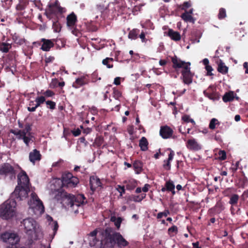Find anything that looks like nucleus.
<instances>
[{
    "label": "nucleus",
    "instance_id": "nucleus-1",
    "mask_svg": "<svg viewBox=\"0 0 248 248\" xmlns=\"http://www.w3.org/2000/svg\"><path fill=\"white\" fill-rule=\"evenodd\" d=\"M48 7V8L46 12V15L47 18L52 20L53 31L55 32H59L62 28L59 20L64 17L63 13L65 12V9L60 5L58 0H56L54 3H49Z\"/></svg>",
    "mask_w": 248,
    "mask_h": 248
},
{
    "label": "nucleus",
    "instance_id": "nucleus-2",
    "mask_svg": "<svg viewBox=\"0 0 248 248\" xmlns=\"http://www.w3.org/2000/svg\"><path fill=\"white\" fill-rule=\"evenodd\" d=\"M63 186L62 179L54 178L47 185L49 190L50 199L54 203H63V201L68 200L66 194L61 191V188Z\"/></svg>",
    "mask_w": 248,
    "mask_h": 248
},
{
    "label": "nucleus",
    "instance_id": "nucleus-3",
    "mask_svg": "<svg viewBox=\"0 0 248 248\" xmlns=\"http://www.w3.org/2000/svg\"><path fill=\"white\" fill-rule=\"evenodd\" d=\"M25 233L32 240H37L43 237L44 233L42 228L33 218H26L21 222Z\"/></svg>",
    "mask_w": 248,
    "mask_h": 248
},
{
    "label": "nucleus",
    "instance_id": "nucleus-4",
    "mask_svg": "<svg viewBox=\"0 0 248 248\" xmlns=\"http://www.w3.org/2000/svg\"><path fill=\"white\" fill-rule=\"evenodd\" d=\"M105 232L106 239L105 247L107 248H114L116 245L120 248L128 245V242L119 232L114 231L112 228H107Z\"/></svg>",
    "mask_w": 248,
    "mask_h": 248
},
{
    "label": "nucleus",
    "instance_id": "nucleus-5",
    "mask_svg": "<svg viewBox=\"0 0 248 248\" xmlns=\"http://www.w3.org/2000/svg\"><path fill=\"white\" fill-rule=\"evenodd\" d=\"M28 212L31 216L37 217L41 215L44 212V206L37 194L33 191L30 193L28 201Z\"/></svg>",
    "mask_w": 248,
    "mask_h": 248
},
{
    "label": "nucleus",
    "instance_id": "nucleus-6",
    "mask_svg": "<svg viewBox=\"0 0 248 248\" xmlns=\"http://www.w3.org/2000/svg\"><path fill=\"white\" fill-rule=\"evenodd\" d=\"M16 202L9 199L0 205V217L4 220L10 219L16 216Z\"/></svg>",
    "mask_w": 248,
    "mask_h": 248
},
{
    "label": "nucleus",
    "instance_id": "nucleus-7",
    "mask_svg": "<svg viewBox=\"0 0 248 248\" xmlns=\"http://www.w3.org/2000/svg\"><path fill=\"white\" fill-rule=\"evenodd\" d=\"M31 125L27 124L24 128L21 130L12 129L10 132L14 134L17 140H22L26 146H29L30 143L34 141V138L31 132Z\"/></svg>",
    "mask_w": 248,
    "mask_h": 248
},
{
    "label": "nucleus",
    "instance_id": "nucleus-8",
    "mask_svg": "<svg viewBox=\"0 0 248 248\" xmlns=\"http://www.w3.org/2000/svg\"><path fill=\"white\" fill-rule=\"evenodd\" d=\"M66 196L68 197L69 200L63 201V203L61 204L64 205L65 203H67V206H69L68 207L69 210L74 212L75 213H78V210H75V207H80L81 205L86 202L85 198L83 194H78L76 196L66 195Z\"/></svg>",
    "mask_w": 248,
    "mask_h": 248
},
{
    "label": "nucleus",
    "instance_id": "nucleus-9",
    "mask_svg": "<svg viewBox=\"0 0 248 248\" xmlns=\"http://www.w3.org/2000/svg\"><path fill=\"white\" fill-rule=\"evenodd\" d=\"M20 240L19 234L15 231L9 230L0 233V241L10 246L18 244Z\"/></svg>",
    "mask_w": 248,
    "mask_h": 248
},
{
    "label": "nucleus",
    "instance_id": "nucleus-10",
    "mask_svg": "<svg viewBox=\"0 0 248 248\" xmlns=\"http://www.w3.org/2000/svg\"><path fill=\"white\" fill-rule=\"evenodd\" d=\"M190 63H173V67L178 72H181L184 82L187 84L192 82V75L190 71Z\"/></svg>",
    "mask_w": 248,
    "mask_h": 248
},
{
    "label": "nucleus",
    "instance_id": "nucleus-11",
    "mask_svg": "<svg viewBox=\"0 0 248 248\" xmlns=\"http://www.w3.org/2000/svg\"><path fill=\"white\" fill-rule=\"evenodd\" d=\"M62 181L63 186L67 187H75L79 183L78 179L76 177L73 176L72 174L70 172L63 174Z\"/></svg>",
    "mask_w": 248,
    "mask_h": 248
},
{
    "label": "nucleus",
    "instance_id": "nucleus-12",
    "mask_svg": "<svg viewBox=\"0 0 248 248\" xmlns=\"http://www.w3.org/2000/svg\"><path fill=\"white\" fill-rule=\"evenodd\" d=\"M31 191L30 190V186H17L13 194L19 200L23 201L29 196V193H31Z\"/></svg>",
    "mask_w": 248,
    "mask_h": 248
},
{
    "label": "nucleus",
    "instance_id": "nucleus-13",
    "mask_svg": "<svg viewBox=\"0 0 248 248\" xmlns=\"http://www.w3.org/2000/svg\"><path fill=\"white\" fill-rule=\"evenodd\" d=\"M0 175L8 177L10 179L16 178V172L13 167L8 163H5L0 166Z\"/></svg>",
    "mask_w": 248,
    "mask_h": 248
},
{
    "label": "nucleus",
    "instance_id": "nucleus-14",
    "mask_svg": "<svg viewBox=\"0 0 248 248\" xmlns=\"http://www.w3.org/2000/svg\"><path fill=\"white\" fill-rule=\"evenodd\" d=\"M18 186H30L28 176L25 171L21 170L17 175Z\"/></svg>",
    "mask_w": 248,
    "mask_h": 248
},
{
    "label": "nucleus",
    "instance_id": "nucleus-15",
    "mask_svg": "<svg viewBox=\"0 0 248 248\" xmlns=\"http://www.w3.org/2000/svg\"><path fill=\"white\" fill-rule=\"evenodd\" d=\"M56 39L41 38L42 45L40 49L44 51H49L52 47H54V43H56Z\"/></svg>",
    "mask_w": 248,
    "mask_h": 248
},
{
    "label": "nucleus",
    "instance_id": "nucleus-16",
    "mask_svg": "<svg viewBox=\"0 0 248 248\" xmlns=\"http://www.w3.org/2000/svg\"><path fill=\"white\" fill-rule=\"evenodd\" d=\"M186 146L188 149L193 151H198L202 149V145L194 138L188 140Z\"/></svg>",
    "mask_w": 248,
    "mask_h": 248
},
{
    "label": "nucleus",
    "instance_id": "nucleus-17",
    "mask_svg": "<svg viewBox=\"0 0 248 248\" xmlns=\"http://www.w3.org/2000/svg\"><path fill=\"white\" fill-rule=\"evenodd\" d=\"M88 83V80L86 76H81L77 78L72 84V87L78 89Z\"/></svg>",
    "mask_w": 248,
    "mask_h": 248
},
{
    "label": "nucleus",
    "instance_id": "nucleus-18",
    "mask_svg": "<svg viewBox=\"0 0 248 248\" xmlns=\"http://www.w3.org/2000/svg\"><path fill=\"white\" fill-rule=\"evenodd\" d=\"M172 130L167 125L162 126L160 128V135L163 139L170 138L172 136Z\"/></svg>",
    "mask_w": 248,
    "mask_h": 248
},
{
    "label": "nucleus",
    "instance_id": "nucleus-19",
    "mask_svg": "<svg viewBox=\"0 0 248 248\" xmlns=\"http://www.w3.org/2000/svg\"><path fill=\"white\" fill-rule=\"evenodd\" d=\"M77 21V16L74 12L68 15L66 17V24L69 27L74 28Z\"/></svg>",
    "mask_w": 248,
    "mask_h": 248
},
{
    "label": "nucleus",
    "instance_id": "nucleus-20",
    "mask_svg": "<svg viewBox=\"0 0 248 248\" xmlns=\"http://www.w3.org/2000/svg\"><path fill=\"white\" fill-rule=\"evenodd\" d=\"M116 7H114V5L113 3H109L108 5V9L106 11V14L108 15V16L107 17H102L104 19H113L115 16V13L116 10L115 8Z\"/></svg>",
    "mask_w": 248,
    "mask_h": 248
},
{
    "label": "nucleus",
    "instance_id": "nucleus-21",
    "mask_svg": "<svg viewBox=\"0 0 248 248\" xmlns=\"http://www.w3.org/2000/svg\"><path fill=\"white\" fill-rule=\"evenodd\" d=\"M90 186L91 188L94 191L96 188L100 187L101 183L100 179L96 176H92L90 177Z\"/></svg>",
    "mask_w": 248,
    "mask_h": 248
},
{
    "label": "nucleus",
    "instance_id": "nucleus-22",
    "mask_svg": "<svg viewBox=\"0 0 248 248\" xmlns=\"http://www.w3.org/2000/svg\"><path fill=\"white\" fill-rule=\"evenodd\" d=\"M167 35L172 40L178 41L181 40V36L179 32L174 31L171 29H169L168 31Z\"/></svg>",
    "mask_w": 248,
    "mask_h": 248
},
{
    "label": "nucleus",
    "instance_id": "nucleus-23",
    "mask_svg": "<svg viewBox=\"0 0 248 248\" xmlns=\"http://www.w3.org/2000/svg\"><path fill=\"white\" fill-rule=\"evenodd\" d=\"M29 159L33 164H34L36 161H39L41 159L40 152L36 149L33 150L30 153Z\"/></svg>",
    "mask_w": 248,
    "mask_h": 248
},
{
    "label": "nucleus",
    "instance_id": "nucleus-24",
    "mask_svg": "<svg viewBox=\"0 0 248 248\" xmlns=\"http://www.w3.org/2000/svg\"><path fill=\"white\" fill-rule=\"evenodd\" d=\"M168 150L170 151V153L169 155V157L167 160H164V164L163 167L166 170H170V161L173 159L174 155V152L170 148H168Z\"/></svg>",
    "mask_w": 248,
    "mask_h": 248
},
{
    "label": "nucleus",
    "instance_id": "nucleus-25",
    "mask_svg": "<svg viewBox=\"0 0 248 248\" xmlns=\"http://www.w3.org/2000/svg\"><path fill=\"white\" fill-rule=\"evenodd\" d=\"M202 33L199 30L193 31L191 33L190 40L192 43H199Z\"/></svg>",
    "mask_w": 248,
    "mask_h": 248
},
{
    "label": "nucleus",
    "instance_id": "nucleus-26",
    "mask_svg": "<svg viewBox=\"0 0 248 248\" xmlns=\"http://www.w3.org/2000/svg\"><path fill=\"white\" fill-rule=\"evenodd\" d=\"M108 6H106L104 5L99 4L97 5L96 9V13H100V16L102 17H107L108 15L106 14L107 11Z\"/></svg>",
    "mask_w": 248,
    "mask_h": 248
},
{
    "label": "nucleus",
    "instance_id": "nucleus-27",
    "mask_svg": "<svg viewBox=\"0 0 248 248\" xmlns=\"http://www.w3.org/2000/svg\"><path fill=\"white\" fill-rule=\"evenodd\" d=\"M46 219L47 221L49 222V225L51 227L53 231V236L56 233V232L58 228V225L56 221H54L51 217L49 216H46Z\"/></svg>",
    "mask_w": 248,
    "mask_h": 248
},
{
    "label": "nucleus",
    "instance_id": "nucleus-28",
    "mask_svg": "<svg viewBox=\"0 0 248 248\" xmlns=\"http://www.w3.org/2000/svg\"><path fill=\"white\" fill-rule=\"evenodd\" d=\"M11 35L14 43L17 45H22L25 42V39L16 33L12 34Z\"/></svg>",
    "mask_w": 248,
    "mask_h": 248
},
{
    "label": "nucleus",
    "instance_id": "nucleus-29",
    "mask_svg": "<svg viewBox=\"0 0 248 248\" xmlns=\"http://www.w3.org/2000/svg\"><path fill=\"white\" fill-rule=\"evenodd\" d=\"M181 17L186 22L194 23L195 22V19L193 17L190 15L187 11H185V12L181 15Z\"/></svg>",
    "mask_w": 248,
    "mask_h": 248
},
{
    "label": "nucleus",
    "instance_id": "nucleus-30",
    "mask_svg": "<svg viewBox=\"0 0 248 248\" xmlns=\"http://www.w3.org/2000/svg\"><path fill=\"white\" fill-rule=\"evenodd\" d=\"M148 142L146 138L143 137L140 140L139 146L141 150L145 151L148 149Z\"/></svg>",
    "mask_w": 248,
    "mask_h": 248
},
{
    "label": "nucleus",
    "instance_id": "nucleus-31",
    "mask_svg": "<svg viewBox=\"0 0 248 248\" xmlns=\"http://www.w3.org/2000/svg\"><path fill=\"white\" fill-rule=\"evenodd\" d=\"M12 48V44L8 43L0 42V51L3 53H7Z\"/></svg>",
    "mask_w": 248,
    "mask_h": 248
},
{
    "label": "nucleus",
    "instance_id": "nucleus-32",
    "mask_svg": "<svg viewBox=\"0 0 248 248\" xmlns=\"http://www.w3.org/2000/svg\"><path fill=\"white\" fill-rule=\"evenodd\" d=\"M234 98V93L233 92L226 93L223 96V100L224 102L232 101Z\"/></svg>",
    "mask_w": 248,
    "mask_h": 248
},
{
    "label": "nucleus",
    "instance_id": "nucleus-33",
    "mask_svg": "<svg viewBox=\"0 0 248 248\" xmlns=\"http://www.w3.org/2000/svg\"><path fill=\"white\" fill-rule=\"evenodd\" d=\"M140 32V30L137 29H134L130 31L128 33V38L135 40L138 38V35Z\"/></svg>",
    "mask_w": 248,
    "mask_h": 248
},
{
    "label": "nucleus",
    "instance_id": "nucleus-34",
    "mask_svg": "<svg viewBox=\"0 0 248 248\" xmlns=\"http://www.w3.org/2000/svg\"><path fill=\"white\" fill-rule=\"evenodd\" d=\"M133 167L136 173L139 174L142 170V165L140 161H136L133 163Z\"/></svg>",
    "mask_w": 248,
    "mask_h": 248
},
{
    "label": "nucleus",
    "instance_id": "nucleus-35",
    "mask_svg": "<svg viewBox=\"0 0 248 248\" xmlns=\"http://www.w3.org/2000/svg\"><path fill=\"white\" fill-rule=\"evenodd\" d=\"M224 64L225 63H219L217 67L218 71L223 74H226L228 71V67Z\"/></svg>",
    "mask_w": 248,
    "mask_h": 248
},
{
    "label": "nucleus",
    "instance_id": "nucleus-36",
    "mask_svg": "<svg viewBox=\"0 0 248 248\" xmlns=\"http://www.w3.org/2000/svg\"><path fill=\"white\" fill-rule=\"evenodd\" d=\"M110 220L111 221L113 222L114 223L115 226L117 228V229H119L122 221V219L121 217H117L114 216H111L110 218Z\"/></svg>",
    "mask_w": 248,
    "mask_h": 248
},
{
    "label": "nucleus",
    "instance_id": "nucleus-37",
    "mask_svg": "<svg viewBox=\"0 0 248 248\" xmlns=\"http://www.w3.org/2000/svg\"><path fill=\"white\" fill-rule=\"evenodd\" d=\"M167 190L171 191L173 195L175 194V192L174 191L175 186L172 181H169L166 183Z\"/></svg>",
    "mask_w": 248,
    "mask_h": 248
},
{
    "label": "nucleus",
    "instance_id": "nucleus-38",
    "mask_svg": "<svg viewBox=\"0 0 248 248\" xmlns=\"http://www.w3.org/2000/svg\"><path fill=\"white\" fill-rule=\"evenodd\" d=\"M227 16L226 9L224 8H220L219 9V12L217 15V17L219 20L224 19Z\"/></svg>",
    "mask_w": 248,
    "mask_h": 248
},
{
    "label": "nucleus",
    "instance_id": "nucleus-39",
    "mask_svg": "<svg viewBox=\"0 0 248 248\" xmlns=\"http://www.w3.org/2000/svg\"><path fill=\"white\" fill-rule=\"evenodd\" d=\"M218 124V120L216 118H213L210 121L209 127L211 129H214L216 128V125Z\"/></svg>",
    "mask_w": 248,
    "mask_h": 248
},
{
    "label": "nucleus",
    "instance_id": "nucleus-40",
    "mask_svg": "<svg viewBox=\"0 0 248 248\" xmlns=\"http://www.w3.org/2000/svg\"><path fill=\"white\" fill-rule=\"evenodd\" d=\"M239 197L236 194H233L232 195L230 201L229 202V203L231 204H235L237 203Z\"/></svg>",
    "mask_w": 248,
    "mask_h": 248
},
{
    "label": "nucleus",
    "instance_id": "nucleus-41",
    "mask_svg": "<svg viewBox=\"0 0 248 248\" xmlns=\"http://www.w3.org/2000/svg\"><path fill=\"white\" fill-rule=\"evenodd\" d=\"M117 7L120 8L119 12L121 14L125 12V10L126 8L125 2H122L121 4L118 3L117 5Z\"/></svg>",
    "mask_w": 248,
    "mask_h": 248
},
{
    "label": "nucleus",
    "instance_id": "nucleus-42",
    "mask_svg": "<svg viewBox=\"0 0 248 248\" xmlns=\"http://www.w3.org/2000/svg\"><path fill=\"white\" fill-rule=\"evenodd\" d=\"M45 101V98L44 96H40L37 97L35 99L36 102V107H38L41 104H43Z\"/></svg>",
    "mask_w": 248,
    "mask_h": 248
},
{
    "label": "nucleus",
    "instance_id": "nucleus-43",
    "mask_svg": "<svg viewBox=\"0 0 248 248\" xmlns=\"http://www.w3.org/2000/svg\"><path fill=\"white\" fill-rule=\"evenodd\" d=\"M182 120L183 121H184L185 122H186V123L190 122V123H192L193 124H195V121L192 119H191L188 115H184L182 117Z\"/></svg>",
    "mask_w": 248,
    "mask_h": 248
},
{
    "label": "nucleus",
    "instance_id": "nucleus-44",
    "mask_svg": "<svg viewBox=\"0 0 248 248\" xmlns=\"http://www.w3.org/2000/svg\"><path fill=\"white\" fill-rule=\"evenodd\" d=\"M143 6V4L136 5L132 9V12L134 15H137L138 12L141 11V8Z\"/></svg>",
    "mask_w": 248,
    "mask_h": 248
},
{
    "label": "nucleus",
    "instance_id": "nucleus-45",
    "mask_svg": "<svg viewBox=\"0 0 248 248\" xmlns=\"http://www.w3.org/2000/svg\"><path fill=\"white\" fill-rule=\"evenodd\" d=\"M204 64L205 69L207 71V75L208 76L213 75L212 71H213V69L212 67L208 64V63H204Z\"/></svg>",
    "mask_w": 248,
    "mask_h": 248
},
{
    "label": "nucleus",
    "instance_id": "nucleus-46",
    "mask_svg": "<svg viewBox=\"0 0 248 248\" xmlns=\"http://www.w3.org/2000/svg\"><path fill=\"white\" fill-rule=\"evenodd\" d=\"M191 6V3L189 1H185L183 3L182 5L179 6V8L183 10L186 11V9L190 7Z\"/></svg>",
    "mask_w": 248,
    "mask_h": 248
},
{
    "label": "nucleus",
    "instance_id": "nucleus-47",
    "mask_svg": "<svg viewBox=\"0 0 248 248\" xmlns=\"http://www.w3.org/2000/svg\"><path fill=\"white\" fill-rule=\"evenodd\" d=\"M218 158L220 160H224L226 158V152L224 151H220L218 153Z\"/></svg>",
    "mask_w": 248,
    "mask_h": 248
},
{
    "label": "nucleus",
    "instance_id": "nucleus-48",
    "mask_svg": "<svg viewBox=\"0 0 248 248\" xmlns=\"http://www.w3.org/2000/svg\"><path fill=\"white\" fill-rule=\"evenodd\" d=\"M170 214V212L169 211V210H165L164 212H160L157 215V218H162L163 217H167L169 214Z\"/></svg>",
    "mask_w": 248,
    "mask_h": 248
},
{
    "label": "nucleus",
    "instance_id": "nucleus-49",
    "mask_svg": "<svg viewBox=\"0 0 248 248\" xmlns=\"http://www.w3.org/2000/svg\"><path fill=\"white\" fill-rule=\"evenodd\" d=\"M26 5V2L23 3L20 1V3L17 5L16 8L17 10H23L25 9Z\"/></svg>",
    "mask_w": 248,
    "mask_h": 248
},
{
    "label": "nucleus",
    "instance_id": "nucleus-50",
    "mask_svg": "<svg viewBox=\"0 0 248 248\" xmlns=\"http://www.w3.org/2000/svg\"><path fill=\"white\" fill-rule=\"evenodd\" d=\"M116 189L120 193L121 196H122L125 192L124 187V186L118 185L116 186Z\"/></svg>",
    "mask_w": 248,
    "mask_h": 248
},
{
    "label": "nucleus",
    "instance_id": "nucleus-51",
    "mask_svg": "<svg viewBox=\"0 0 248 248\" xmlns=\"http://www.w3.org/2000/svg\"><path fill=\"white\" fill-rule=\"evenodd\" d=\"M204 94L208 97L209 99L213 100H216L217 99V97L213 96V95L212 94H210L207 92V91H204L203 92Z\"/></svg>",
    "mask_w": 248,
    "mask_h": 248
},
{
    "label": "nucleus",
    "instance_id": "nucleus-52",
    "mask_svg": "<svg viewBox=\"0 0 248 248\" xmlns=\"http://www.w3.org/2000/svg\"><path fill=\"white\" fill-rule=\"evenodd\" d=\"M46 104L47 105L48 108L51 109H53L55 108V103L54 102H52L51 101H47L46 102Z\"/></svg>",
    "mask_w": 248,
    "mask_h": 248
},
{
    "label": "nucleus",
    "instance_id": "nucleus-53",
    "mask_svg": "<svg viewBox=\"0 0 248 248\" xmlns=\"http://www.w3.org/2000/svg\"><path fill=\"white\" fill-rule=\"evenodd\" d=\"M122 94L120 91L115 90L113 92V97L115 99H119Z\"/></svg>",
    "mask_w": 248,
    "mask_h": 248
},
{
    "label": "nucleus",
    "instance_id": "nucleus-54",
    "mask_svg": "<svg viewBox=\"0 0 248 248\" xmlns=\"http://www.w3.org/2000/svg\"><path fill=\"white\" fill-rule=\"evenodd\" d=\"M58 80L57 79H53L50 83V86L51 88H55L58 86Z\"/></svg>",
    "mask_w": 248,
    "mask_h": 248
},
{
    "label": "nucleus",
    "instance_id": "nucleus-55",
    "mask_svg": "<svg viewBox=\"0 0 248 248\" xmlns=\"http://www.w3.org/2000/svg\"><path fill=\"white\" fill-rule=\"evenodd\" d=\"M55 60V57L51 55L45 56V62H52Z\"/></svg>",
    "mask_w": 248,
    "mask_h": 248
},
{
    "label": "nucleus",
    "instance_id": "nucleus-56",
    "mask_svg": "<svg viewBox=\"0 0 248 248\" xmlns=\"http://www.w3.org/2000/svg\"><path fill=\"white\" fill-rule=\"evenodd\" d=\"M140 38L141 39L142 42L146 43L147 41V39L145 38V34L144 31H142L140 35H139Z\"/></svg>",
    "mask_w": 248,
    "mask_h": 248
},
{
    "label": "nucleus",
    "instance_id": "nucleus-57",
    "mask_svg": "<svg viewBox=\"0 0 248 248\" xmlns=\"http://www.w3.org/2000/svg\"><path fill=\"white\" fill-rule=\"evenodd\" d=\"M32 45L34 47H39L40 46H41V47L42 45V42H41V39L40 40H39V41L33 42L32 43Z\"/></svg>",
    "mask_w": 248,
    "mask_h": 248
},
{
    "label": "nucleus",
    "instance_id": "nucleus-58",
    "mask_svg": "<svg viewBox=\"0 0 248 248\" xmlns=\"http://www.w3.org/2000/svg\"><path fill=\"white\" fill-rule=\"evenodd\" d=\"M44 94L47 97H51L52 96H53L54 93L50 91V90H47L44 93Z\"/></svg>",
    "mask_w": 248,
    "mask_h": 248
},
{
    "label": "nucleus",
    "instance_id": "nucleus-59",
    "mask_svg": "<svg viewBox=\"0 0 248 248\" xmlns=\"http://www.w3.org/2000/svg\"><path fill=\"white\" fill-rule=\"evenodd\" d=\"M72 133L74 136L77 137L80 134L81 131L79 129H77L73 130Z\"/></svg>",
    "mask_w": 248,
    "mask_h": 248
},
{
    "label": "nucleus",
    "instance_id": "nucleus-60",
    "mask_svg": "<svg viewBox=\"0 0 248 248\" xmlns=\"http://www.w3.org/2000/svg\"><path fill=\"white\" fill-rule=\"evenodd\" d=\"M132 58L133 61H139L140 57L139 54H134V55L132 56Z\"/></svg>",
    "mask_w": 248,
    "mask_h": 248
},
{
    "label": "nucleus",
    "instance_id": "nucleus-61",
    "mask_svg": "<svg viewBox=\"0 0 248 248\" xmlns=\"http://www.w3.org/2000/svg\"><path fill=\"white\" fill-rule=\"evenodd\" d=\"M168 231L170 232H176L177 231V228L176 226H173L170 227V228H169Z\"/></svg>",
    "mask_w": 248,
    "mask_h": 248
},
{
    "label": "nucleus",
    "instance_id": "nucleus-62",
    "mask_svg": "<svg viewBox=\"0 0 248 248\" xmlns=\"http://www.w3.org/2000/svg\"><path fill=\"white\" fill-rule=\"evenodd\" d=\"M212 61H215V62H222L224 60L221 59H220L218 56H216L215 57H214V59Z\"/></svg>",
    "mask_w": 248,
    "mask_h": 248
},
{
    "label": "nucleus",
    "instance_id": "nucleus-63",
    "mask_svg": "<svg viewBox=\"0 0 248 248\" xmlns=\"http://www.w3.org/2000/svg\"><path fill=\"white\" fill-rule=\"evenodd\" d=\"M120 77H116L115 78L114 80V84L116 85H119L120 84Z\"/></svg>",
    "mask_w": 248,
    "mask_h": 248
},
{
    "label": "nucleus",
    "instance_id": "nucleus-64",
    "mask_svg": "<svg viewBox=\"0 0 248 248\" xmlns=\"http://www.w3.org/2000/svg\"><path fill=\"white\" fill-rule=\"evenodd\" d=\"M149 186H150L148 184L145 185L144 187L142 188V190L144 192H147Z\"/></svg>",
    "mask_w": 248,
    "mask_h": 248
}]
</instances>
